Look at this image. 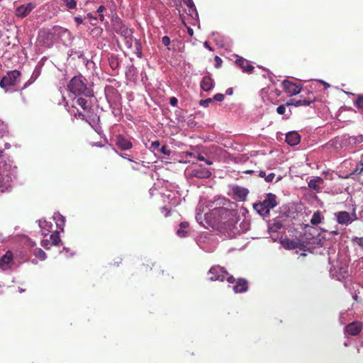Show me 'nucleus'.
Listing matches in <instances>:
<instances>
[{"mask_svg":"<svg viewBox=\"0 0 363 363\" xmlns=\"http://www.w3.org/2000/svg\"><path fill=\"white\" fill-rule=\"evenodd\" d=\"M67 89L74 96H94L93 89L87 87L86 83L82 79V76L72 77L68 83Z\"/></svg>","mask_w":363,"mask_h":363,"instance_id":"nucleus-1","label":"nucleus"},{"mask_svg":"<svg viewBox=\"0 0 363 363\" xmlns=\"http://www.w3.org/2000/svg\"><path fill=\"white\" fill-rule=\"evenodd\" d=\"M218 223L223 230H231L236 223L235 213L225 208L218 209Z\"/></svg>","mask_w":363,"mask_h":363,"instance_id":"nucleus-2","label":"nucleus"},{"mask_svg":"<svg viewBox=\"0 0 363 363\" xmlns=\"http://www.w3.org/2000/svg\"><path fill=\"white\" fill-rule=\"evenodd\" d=\"M21 73L18 70H12L6 74L0 81V87L4 89L5 92H9L11 87L15 86L21 82Z\"/></svg>","mask_w":363,"mask_h":363,"instance_id":"nucleus-3","label":"nucleus"},{"mask_svg":"<svg viewBox=\"0 0 363 363\" xmlns=\"http://www.w3.org/2000/svg\"><path fill=\"white\" fill-rule=\"evenodd\" d=\"M277 196L273 194H268L267 198L260 203H255L254 208L262 216H266L269 213V211L274 208L277 205Z\"/></svg>","mask_w":363,"mask_h":363,"instance_id":"nucleus-4","label":"nucleus"},{"mask_svg":"<svg viewBox=\"0 0 363 363\" xmlns=\"http://www.w3.org/2000/svg\"><path fill=\"white\" fill-rule=\"evenodd\" d=\"M11 166L6 161L0 163V191L4 192L11 186Z\"/></svg>","mask_w":363,"mask_h":363,"instance_id":"nucleus-5","label":"nucleus"},{"mask_svg":"<svg viewBox=\"0 0 363 363\" xmlns=\"http://www.w3.org/2000/svg\"><path fill=\"white\" fill-rule=\"evenodd\" d=\"M208 279L211 281H223L225 279L228 272L220 266H213L208 273Z\"/></svg>","mask_w":363,"mask_h":363,"instance_id":"nucleus-6","label":"nucleus"},{"mask_svg":"<svg viewBox=\"0 0 363 363\" xmlns=\"http://www.w3.org/2000/svg\"><path fill=\"white\" fill-rule=\"evenodd\" d=\"M113 29L116 33L127 39V43L131 41L133 31L128 28L121 20H117L113 23Z\"/></svg>","mask_w":363,"mask_h":363,"instance_id":"nucleus-7","label":"nucleus"},{"mask_svg":"<svg viewBox=\"0 0 363 363\" xmlns=\"http://www.w3.org/2000/svg\"><path fill=\"white\" fill-rule=\"evenodd\" d=\"M337 219V222L341 225H348L351 224L354 220L357 219L356 213L354 212L352 214L342 211L335 213Z\"/></svg>","mask_w":363,"mask_h":363,"instance_id":"nucleus-8","label":"nucleus"},{"mask_svg":"<svg viewBox=\"0 0 363 363\" xmlns=\"http://www.w3.org/2000/svg\"><path fill=\"white\" fill-rule=\"evenodd\" d=\"M316 101V98L313 95V93H308V97L299 99V100H294L291 99L289 101H288L286 105L287 106H294L296 107L301 106H310L312 103L315 102Z\"/></svg>","mask_w":363,"mask_h":363,"instance_id":"nucleus-9","label":"nucleus"},{"mask_svg":"<svg viewBox=\"0 0 363 363\" xmlns=\"http://www.w3.org/2000/svg\"><path fill=\"white\" fill-rule=\"evenodd\" d=\"M231 190L233 199L238 201H245L246 197L249 194L248 189L238 185L233 186Z\"/></svg>","mask_w":363,"mask_h":363,"instance_id":"nucleus-10","label":"nucleus"},{"mask_svg":"<svg viewBox=\"0 0 363 363\" xmlns=\"http://www.w3.org/2000/svg\"><path fill=\"white\" fill-rule=\"evenodd\" d=\"M281 84L284 90L291 96L296 95L301 92V87L289 80H284Z\"/></svg>","mask_w":363,"mask_h":363,"instance_id":"nucleus-11","label":"nucleus"},{"mask_svg":"<svg viewBox=\"0 0 363 363\" xmlns=\"http://www.w3.org/2000/svg\"><path fill=\"white\" fill-rule=\"evenodd\" d=\"M35 7V4L33 3H28L22 4L18 6L16 9V15L19 18H25L27 16L31 11Z\"/></svg>","mask_w":363,"mask_h":363,"instance_id":"nucleus-12","label":"nucleus"},{"mask_svg":"<svg viewBox=\"0 0 363 363\" xmlns=\"http://www.w3.org/2000/svg\"><path fill=\"white\" fill-rule=\"evenodd\" d=\"M362 329V323L359 321H354L346 325L345 328V332L349 335L356 336L360 333Z\"/></svg>","mask_w":363,"mask_h":363,"instance_id":"nucleus-13","label":"nucleus"},{"mask_svg":"<svg viewBox=\"0 0 363 363\" xmlns=\"http://www.w3.org/2000/svg\"><path fill=\"white\" fill-rule=\"evenodd\" d=\"M13 261V256L11 251H7L5 255H4L0 258V268L2 270H7L11 268Z\"/></svg>","mask_w":363,"mask_h":363,"instance_id":"nucleus-14","label":"nucleus"},{"mask_svg":"<svg viewBox=\"0 0 363 363\" xmlns=\"http://www.w3.org/2000/svg\"><path fill=\"white\" fill-rule=\"evenodd\" d=\"M116 145L121 150H130L133 147L132 142L123 135H118L116 136Z\"/></svg>","mask_w":363,"mask_h":363,"instance_id":"nucleus-15","label":"nucleus"},{"mask_svg":"<svg viewBox=\"0 0 363 363\" xmlns=\"http://www.w3.org/2000/svg\"><path fill=\"white\" fill-rule=\"evenodd\" d=\"M235 64L242 69L243 72L251 74L255 69L254 66L250 64V62L242 57H238L236 59Z\"/></svg>","mask_w":363,"mask_h":363,"instance_id":"nucleus-16","label":"nucleus"},{"mask_svg":"<svg viewBox=\"0 0 363 363\" xmlns=\"http://www.w3.org/2000/svg\"><path fill=\"white\" fill-rule=\"evenodd\" d=\"M190 175L199 179H208L211 176V172L206 167H199L192 169Z\"/></svg>","mask_w":363,"mask_h":363,"instance_id":"nucleus-17","label":"nucleus"},{"mask_svg":"<svg viewBox=\"0 0 363 363\" xmlns=\"http://www.w3.org/2000/svg\"><path fill=\"white\" fill-rule=\"evenodd\" d=\"M235 293H244L248 289V282L245 279L240 278L236 281V284L233 287Z\"/></svg>","mask_w":363,"mask_h":363,"instance_id":"nucleus-18","label":"nucleus"},{"mask_svg":"<svg viewBox=\"0 0 363 363\" xmlns=\"http://www.w3.org/2000/svg\"><path fill=\"white\" fill-rule=\"evenodd\" d=\"M301 137L296 132H290L286 135V142L291 146H294L300 143Z\"/></svg>","mask_w":363,"mask_h":363,"instance_id":"nucleus-19","label":"nucleus"},{"mask_svg":"<svg viewBox=\"0 0 363 363\" xmlns=\"http://www.w3.org/2000/svg\"><path fill=\"white\" fill-rule=\"evenodd\" d=\"M214 82L210 76H204L201 82V88L205 91H208L213 89Z\"/></svg>","mask_w":363,"mask_h":363,"instance_id":"nucleus-20","label":"nucleus"},{"mask_svg":"<svg viewBox=\"0 0 363 363\" xmlns=\"http://www.w3.org/2000/svg\"><path fill=\"white\" fill-rule=\"evenodd\" d=\"M281 244L283 247L286 250H295L301 248V244L298 242L288 238L283 240L281 241Z\"/></svg>","mask_w":363,"mask_h":363,"instance_id":"nucleus-21","label":"nucleus"},{"mask_svg":"<svg viewBox=\"0 0 363 363\" xmlns=\"http://www.w3.org/2000/svg\"><path fill=\"white\" fill-rule=\"evenodd\" d=\"M189 224L188 222H182L179 224V228L177 231V235L180 238H184L187 235L188 231L187 228H189Z\"/></svg>","mask_w":363,"mask_h":363,"instance_id":"nucleus-22","label":"nucleus"},{"mask_svg":"<svg viewBox=\"0 0 363 363\" xmlns=\"http://www.w3.org/2000/svg\"><path fill=\"white\" fill-rule=\"evenodd\" d=\"M76 104L81 106L84 111H86L87 113H90L92 110L91 106L88 104L87 100L82 97H79L76 99Z\"/></svg>","mask_w":363,"mask_h":363,"instance_id":"nucleus-23","label":"nucleus"},{"mask_svg":"<svg viewBox=\"0 0 363 363\" xmlns=\"http://www.w3.org/2000/svg\"><path fill=\"white\" fill-rule=\"evenodd\" d=\"M322 183H323V179L321 177H316L315 179L310 180V182H308V186L311 189H313L316 191H319V184Z\"/></svg>","mask_w":363,"mask_h":363,"instance_id":"nucleus-24","label":"nucleus"},{"mask_svg":"<svg viewBox=\"0 0 363 363\" xmlns=\"http://www.w3.org/2000/svg\"><path fill=\"white\" fill-rule=\"evenodd\" d=\"M54 219L56 220V225L59 229L62 231L64 230V225L65 222V218L61 214L57 213L54 216Z\"/></svg>","mask_w":363,"mask_h":363,"instance_id":"nucleus-25","label":"nucleus"},{"mask_svg":"<svg viewBox=\"0 0 363 363\" xmlns=\"http://www.w3.org/2000/svg\"><path fill=\"white\" fill-rule=\"evenodd\" d=\"M50 242H51V244L52 245L59 246L60 243L61 242V240H60V236L59 232H57V231L53 232L50 235Z\"/></svg>","mask_w":363,"mask_h":363,"instance_id":"nucleus-26","label":"nucleus"},{"mask_svg":"<svg viewBox=\"0 0 363 363\" xmlns=\"http://www.w3.org/2000/svg\"><path fill=\"white\" fill-rule=\"evenodd\" d=\"M323 218L321 213L318 211L313 213L312 218L311 219V223L313 225H316L321 223L322 219Z\"/></svg>","mask_w":363,"mask_h":363,"instance_id":"nucleus-27","label":"nucleus"},{"mask_svg":"<svg viewBox=\"0 0 363 363\" xmlns=\"http://www.w3.org/2000/svg\"><path fill=\"white\" fill-rule=\"evenodd\" d=\"M259 176L260 177H264L266 182H272L274 179L275 174L274 173H269V174H266L265 172L259 171Z\"/></svg>","mask_w":363,"mask_h":363,"instance_id":"nucleus-28","label":"nucleus"},{"mask_svg":"<svg viewBox=\"0 0 363 363\" xmlns=\"http://www.w3.org/2000/svg\"><path fill=\"white\" fill-rule=\"evenodd\" d=\"M34 255L40 260H45L47 257L45 252L40 248L35 250Z\"/></svg>","mask_w":363,"mask_h":363,"instance_id":"nucleus-29","label":"nucleus"},{"mask_svg":"<svg viewBox=\"0 0 363 363\" xmlns=\"http://www.w3.org/2000/svg\"><path fill=\"white\" fill-rule=\"evenodd\" d=\"M354 104L357 108L363 110V94L357 96Z\"/></svg>","mask_w":363,"mask_h":363,"instance_id":"nucleus-30","label":"nucleus"},{"mask_svg":"<svg viewBox=\"0 0 363 363\" xmlns=\"http://www.w3.org/2000/svg\"><path fill=\"white\" fill-rule=\"evenodd\" d=\"M282 227L283 225L281 221H276L270 226L269 230L271 232H278Z\"/></svg>","mask_w":363,"mask_h":363,"instance_id":"nucleus-31","label":"nucleus"},{"mask_svg":"<svg viewBox=\"0 0 363 363\" xmlns=\"http://www.w3.org/2000/svg\"><path fill=\"white\" fill-rule=\"evenodd\" d=\"M363 174V163L359 162L353 172L350 174V176L353 174Z\"/></svg>","mask_w":363,"mask_h":363,"instance_id":"nucleus-32","label":"nucleus"},{"mask_svg":"<svg viewBox=\"0 0 363 363\" xmlns=\"http://www.w3.org/2000/svg\"><path fill=\"white\" fill-rule=\"evenodd\" d=\"M109 64L113 69H116L118 67V62L116 57L111 56L109 58Z\"/></svg>","mask_w":363,"mask_h":363,"instance_id":"nucleus-33","label":"nucleus"},{"mask_svg":"<svg viewBox=\"0 0 363 363\" xmlns=\"http://www.w3.org/2000/svg\"><path fill=\"white\" fill-rule=\"evenodd\" d=\"M66 6L69 9H75L77 6V1L76 0H64Z\"/></svg>","mask_w":363,"mask_h":363,"instance_id":"nucleus-34","label":"nucleus"},{"mask_svg":"<svg viewBox=\"0 0 363 363\" xmlns=\"http://www.w3.org/2000/svg\"><path fill=\"white\" fill-rule=\"evenodd\" d=\"M160 147V141L156 140V141H153L151 143V146L150 148V150H152V151L155 152L156 150L159 151Z\"/></svg>","mask_w":363,"mask_h":363,"instance_id":"nucleus-35","label":"nucleus"},{"mask_svg":"<svg viewBox=\"0 0 363 363\" xmlns=\"http://www.w3.org/2000/svg\"><path fill=\"white\" fill-rule=\"evenodd\" d=\"M159 152L168 156L170 155L171 154V151L168 150L165 145H163L162 147H160Z\"/></svg>","mask_w":363,"mask_h":363,"instance_id":"nucleus-36","label":"nucleus"},{"mask_svg":"<svg viewBox=\"0 0 363 363\" xmlns=\"http://www.w3.org/2000/svg\"><path fill=\"white\" fill-rule=\"evenodd\" d=\"M212 101H213V99L211 98H208V99H206L204 100H201L200 105L202 106H204V107H207V106H208L209 104L211 103Z\"/></svg>","mask_w":363,"mask_h":363,"instance_id":"nucleus-37","label":"nucleus"},{"mask_svg":"<svg viewBox=\"0 0 363 363\" xmlns=\"http://www.w3.org/2000/svg\"><path fill=\"white\" fill-rule=\"evenodd\" d=\"M352 242L356 243L360 247H363V237L362 238H358L355 237L352 239Z\"/></svg>","mask_w":363,"mask_h":363,"instance_id":"nucleus-38","label":"nucleus"},{"mask_svg":"<svg viewBox=\"0 0 363 363\" xmlns=\"http://www.w3.org/2000/svg\"><path fill=\"white\" fill-rule=\"evenodd\" d=\"M286 104L280 105L277 108V112L279 115H283L286 111Z\"/></svg>","mask_w":363,"mask_h":363,"instance_id":"nucleus-39","label":"nucleus"},{"mask_svg":"<svg viewBox=\"0 0 363 363\" xmlns=\"http://www.w3.org/2000/svg\"><path fill=\"white\" fill-rule=\"evenodd\" d=\"M75 117H78L79 119L84 122H88V119L86 118V116L79 111H77V113H75Z\"/></svg>","mask_w":363,"mask_h":363,"instance_id":"nucleus-40","label":"nucleus"},{"mask_svg":"<svg viewBox=\"0 0 363 363\" xmlns=\"http://www.w3.org/2000/svg\"><path fill=\"white\" fill-rule=\"evenodd\" d=\"M224 95L223 94H216L213 96V100L218 101H223L224 100Z\"/></svg>","mask_w":363,"mask_h":363,"instance_id":"nucleus-41","label":"nucleus"},{"mask_svg":"<svg viewBox=\"0 0 363 363\" xmlns=\"http://www.w3.org/2000/svg\"><path fill=\"white\" fill-rule=\"evenodd\" d=\"M41 245L45 248L46 250L50 249V240H44L41 242Z\"/></svg>","mask_w":363,"mask_h":363,"instance_id":"nucleus-42","label":"nucleus"},{"mask_svg":"<svg viewBox=\"0 0 363 363\" xmlns=\"http://www.w3.org/2000/svg\"><path fill=\"white\" fill-rule=\"evenodd\" d=\"M162 42L164 45L168 46V45H169V44L171 43V40H170V38L168 36H164L162 38Z\"/></svg>","mask_w":363,"mask_h":363,"instance_id":"nucleus-43","label":"nucleus"},{"mask_svg":"<svg viewBox=\"0 0 363 363\" xmlns=\"http://www.w3.org/2000/svg\"><path fill=\"white\" fill-rule=\"evenodd\" d=\"M187 5H188V6L190 9V11H192L196 13V15H197V13L196 12V8H195V6H194V4L193 3V1L192 0H188Z\"/></svg>","mask_w":363,"mask_h":363,"instance_id":"nucleus-44","label":"nucleus"},{"mask_svg":"<svg viewBox=\"0 0 363 363\" xmlns=\"http://www.w3.org/2000/svg\"><path fill=\"white\" fill-rule=\"evenodd\" d=\"M215 61H216V67H217V68L220 67L221 66L222 62H223L221 58L219 57L218 56H216Z\"/></svg>","mask_w":363,"mask_h":363,"instance_id":"nucleus-45","label":"nucleus"},{"mask_svg":"<svg viewBox=\"0 0 363 363\" xmlns=\"http://www.w3.org/2000/svg\"><path fill=\"white\" fill-rule=\"evenodd\" d=\"M169 104L172 106H176L178 104V100L176 97H171L170 99H169Z\"/></svg>","mask_w":363,"mask_h":363,"instance_id":"nucleus-46","label":"nucleus"},{"mask_svg":"<svg viewBox=\"0 0 363 363\" xmlns=\"http://www.w3.org/2000/svg\"><path fill=\"white\" fill-rule=\"evenodd\" d=\"M225 279L230 284H233L235 281V279L233 277V276L230 275L229 274H228V275L226 276Z\"/></svg>","mask_w":363,"mask_h":363,"instance_id":"nucleus-47","label":"nucleus"},{"mask_svg":"<svg viewBox=\"0 0 363 363\" xmlns=\"http://www.w3.org/2000/svg\"><path fill=\"white\" fill-rule=\"evenodd\" d=\"M74 21L77 23V25H80L83 23V19L79 16L74 17Z\"/></svg>","mask_w":363,"mask_h":363,"instance_id":"nucleus-48","label":"nucleus"},{"mask_svg":"<svg viewBox=\"0 0 363 363\" xmlns=\"http://www.w3.org/2000/svg\"><path fill=\"white\" fill-rule=\"evenodd\" d=\"M187 32H188V34L190 36H193V35H194V30L191 27H187Z\"/></svg>","mask_w":363,"mask_h":363,"instance_id":"nucleus-49","label":"nucleus"},{"mask_svg":"<svg viewBox=\"0 0 363 363\" xmlns=\"http://www.w3.org/2000/svg\"><path fill=\"white\" fill-rule=\"evenodd\" d=\"M162 211H166V213H165V216H168L170 211L169 210H167V208L165 207V206H163L162 208H161Z\"/></svg>","mask_w":363,"mask_h":363,"instance_id":"nucleus-50","label":"nucleus"},{"mask_svg":"<svg viewBox=\"0 0 363 363\" xmlns=\"http://www.w3.org/2000/svg\"><path fill=\"white\" fill-rule=\"evenodd\" d=\"M105 9H106L104 6H100L97 9V12L101 13Z\"/></svg>","mask_w":363,"mask_h":363,"instance_id":"nucleus-51","label":"nucleus"},{"mask_svg":"<svg viewBox=\"0 0 363 363\" xmlns=\"http://www.w3.org/2000/svg\"><path fill=\"white\" fill-rule=\"evenodd\" d=\"M196 158H197L199 160H200V161H204V160H206L205 157H204L203 155H198L196 156Z\"/></svg>","mask_w":363,"mask_h":363,"instance_id":"nucleus-52","label":"nucleus"},{"mask_svg":"<svg viewBox=\"0 0 363 363\" xmlns=\"http://www.w3.org/2000/svg\"><path fill=\"white\" fill-rule=\"evenodd\" d=\"M99 19L101 21H104V16L102 13H99Z\"/></svg>","mask_w":363,"mask_h":363,"instance_id":"nucleus-53","label":"nucleus"},{"mask_svg":"<svg viewBox=\"0 0 363 363\" xmlns=\"http://www.w3.org/2000/svg\"><path fill=\"white\" fill-rule=\"evenodd\" d=\"M204 162H206V163L208 165H211L213 164V162L211 160H206H206H204Z\"/></svg>","mask_w":363,"mask_h":363,"instance_id":"nucleus-54","label":"nucleus"},{"mask_svg":"<svg viewBox=\"0 0 363 363\" xmlns=\"http://www.w3.org/2000/svg\"><path fill=\"white\" fill-rule=\"evenodd\" d=\"M119 155L123 157V158H127L126 156H127V154H124V153H120Z\"/></svg>","mask_w":363,"mask_h":363,"instance_id":"nucleus-55","label":"nucleus"},{"mask_svg":"<svg viewBox=\"0 0 363 363\" xmlns=\"http://www.w3.org/2000/svg\"><path fill=\"white\" fill-rule=\"evenodd\" d=\"M331 233L333 235H338L339 233L337 230H333V231H331Z\"/></svg>","mask_w":363,"mask_h":363,"instance_id":"nucleus-56","label":"nucleus"},{"mask_svg":"<svg viewBox=\"0 0 363 363\" xmlns=\"http://www.w3.org/2000/svg\"><path fill=\"white\" fill-rule=\"evenodd\" d=\"M87 17H88L89 18H94V17L92 16L91 13H88V14H87ZM94 19H96V18H94Z\"/></svg>","mask_w":363,"mask_h":363,"instance_id":"nucleus-57","label":"nucleus"},{"mask_svg":"<svg viewBox=\"0 0 363 363\" xmlns=\"http://www.w3.org/2000/svg\"><path fill=\"white\" fill-rule=\"evenodd\" d=\"M252 172H253L252 170H247V171L245 172V173H246V174H251Z\"/></svg>","mask_w":363,"mask_h":363,"instance_id":"nucleus-58","label":"nucleus"},{"mask_svg":"<svg viewBox=\"0 0 363 363\" xmlns=\"http://www.w3.org/2000/svg\"><path fill=\"white\" fill-rule=\"evenodd\" d=\"M321 82H322V83H323L325 86H327V87H328V86H330V85H329L328 83H326V82H323V81H321Z\"/></svg>","mask_w":363,"mask_h":363,"instance_id":"nucleus-59","label":"nucleus"},{"mask_svg":"<svg viewBox=\"0 0 363 363\" xmlns=\"http://www.w3.org/2000/svg\"><path fill=\"white\" fill-rule=\"evenodd\" d=\"M145 270H146V271L147 270L148 267H150V269H152V267H151L149 264H147V265H146V266H145Z\"/></svg>","mask_w":363,"mask_h":363,"instance_id":"nucleus-60","label":"nucleus"},{"mask_svg":"<svg viewBox=\"0 0 363 363\" xmlns=\"http://www.w3.org/2000/svg\"><path fill=\"white\" fill-rule=\"evenodd\" d=\"M354 298L356 301H357V295H355V296H354Z\"/></svg>","mask_w":363,"mask_h":363,"instance_id":"nucleus-61","label":"nucleus"},{"mask_svg":"<svg viewBox=\"0 0 363 363\" xmlns=\"http://www.w3.org/2000/svg\"><path fill=\"white\" fill-rule=\"evenodd\" d=\"M189 155H190V156H194V157H195V155H194V153H189Z\"/></svg>","mask_w":363,"mask_h":363,"instance_id":"nucleus-62","label":"nucleus"},{"mask_svg":"<svg viewBox=\"0 0 363 363\" xmlns=\"http://www.w3.org/2000/svg\"><path fill=\"white\" fill-rule=\"evenodd\" d=\"M2 37V33H1V30H0V38Z\"/></svg>","mask_w":363,"mask_h":363,"instance_id":"nucleus-63","label":"nucleus"},{"mask_svg":"<svg viewBox=\"0 0 363 363\" xmlns=\"http://www.w3.org/2000/svg\"><path fill=\"white\" fill-rule=\"evenodd\" d=\"M42 233H43V235H47V233L45 232H43Z\"/></svg>","mask_w":363,"mask_h":363,"instance_id":"nucleus-64","label":"nucleus"}]
</instances>
